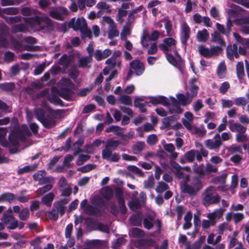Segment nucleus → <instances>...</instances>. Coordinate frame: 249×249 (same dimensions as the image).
Masks as SVG:
<instances>
[{"mask_svg": "<svg viewBox=\"0 0 249 249\" xmlns=\"http://www.w3.org/2000/svg\"><path fill=\"white\" fill-rule=\"evenodd\" d=\"M95 165L93 164H89L80 168V170L83 172H87L94 168Z\"/></svg>", "mask_w": 249, "mask_h": 249, "instance_id": "49", "label": "nucleus"}, {"mask_svg": "<svg viewBox=\"0 0 249 249\" xmlns=\"http://www.w3.org/2000/svg\"><path fill=\"white\" fill-rule=\"evenodd\" d=\"M130 65L131 68L135 71L136 74L138 75L142 74L144 71L143 64L138 60L133 61Z\"/></svg>", "mask_w": 249, "mask_h": 249, "instance_id": "8", "label": "nucleus"}, {"mask_svg": "<svg viewBox=\"0 0 249 249\" xmlns=\"http://www.w3.org/2000/svg\"><path fill=\"white\" fill-rule=\"evenodd\" d=\"M106 131L107 132H113L116 134H119L121 130L119 127L116 126H112L107 128Z\"/></svg>", "mask_w": 249, "mask_h": 249, "instance_id": "44", "label": "nucleus"}, {"mask_svg": "<svg viewBox=\"0 0 249 249\" xmlns=\"http://www.w3.org/2000/svg\"><path fill=\"white\" fill-rule=\"evenodd\" d=\"M130 34V25L127 24L124 26L121 34V37L122 39H125L127 36Z\"/></svg>", "mask_w": 249, "mask_h": 249, "instance_id": "26", "label": "nucleus"}, {"mask_svg": "<svg viewBox=\"0 0 249 249\" xmlns=\"http://www.w3.org/2000/svg\"><path fill=\"white\" fill-rule=\"evenodd\" d=\"M233 218L235 222H238L243 218V214L241 213H234Z\"/></svg>", "mask_w": 249, "mask_h": 249, "instance_id": "46", "label": "nucleus"}, {"mask_svg": "<svg viewBox=\"0 0 249 249\" xmlns=\"http://www.w3.org/2000/svg\"><path fill=\"white\" fill-rule=\"evenodd\" d=\"M89 159V156L86 155H82L79 157V160L78 161V164H80L83 162L87 161Z\"/></svg>", "mask_w": 249, "mask_h": 249, "instance_id": "62", "label": "nucleus"}, {"mask_svg": "<svg viewBox=\"0 0 249 249\" xmlns=\"http://www.w3.org/2000/svg\"><path fill=\"white\" fill-rule=\"evenodd\" d=\"M129 206L131 209L135 210L139 206V203L137 201L134 200L129 203Z\"/></svg>", "mask_w": 249, "mask_h": 249, "instance_id": "57", "label": "nucleus"}, {"mask_svg": "<svg viewBox=\"0 0 249 249\" xmlns=\"http://www.w3.org/2000/svg\"><path fill=\"white\" fill-rule=\"evenodd\" d=\"M45 174L44 171H39L34 175V179L38 181L40 184L50 182L53 178L51 177L45 178Z\"/></svg>", "mask_w": 249, "mask_h": 249, "instance_id": "7", "label": "nucleus"}, {"mask_svg": "<svg viewBox=\"0 0 249 249\" xmlns=\"http://www.w3.org/2000/svg\"><path fill=\"white\" fill-rule=\"evenodd\" d=\"M197 79L196 78H192L190 81V93H189L191 95V97L193 98L196 96L197 93L198 88L195 84L196 83Z\"/></svg>", "mask_w": 249, "mask_h": 249, "instance_id": "17", "label": "nucleus"}, {"mask_svg": "<svg viewBox=\"0 0 249 249\" xmlns=\"http://www.w3.org/2000/svg\"><path fill=\"white\" fill-rule=\"evenodd\" d=\"M159 36V33L157 31H154L152 33L150 37L146 35H144L142 38L141 42L143 46L147 47L148 45V42L150 40H155L157 39Z\"/></svg>", "mask_w": 249, "mask_h": 249, "instance_id": "9", "label": "nucleus"}, {"mask_svg": "<svg viewBox=\"0 0 249 249\" xmlns=\"http://www.w3.org/2000/svg\"><path fill=\"white\" fill-rule=\"evenodd\" d=\"M91 56L88 57L81 58L79 61V65L80 67L85 68L88 66V64L91 62Z\"/></svg>", "mask_w": 249, "mask_h": 249, "instance_id": "25", "label": "nucleus"}, {"mask_svg": "<svg viewBox=\"0 0 249 249\" xmlns=\"http://www.w3.org/2000/svg\"><path fill=\"white\" fill-rule=\"evenodd\" d=\"M9 228L10 229H14L18 227V221L13 217H9Z\"/></svg>", "mask_w": 249, "mask_h": 249, "instance_id": "35", "label": "nucleus"}, {"mask_svg": "<svg viewBox=\"0 0 249 249\" xmlns=\"http://www.w3.org/2000/svg\"><path fill=\"white\" fill-rule=\"evenodd\" d=\"M247 140V136L244 134H238L236 135V141L238 142H245Z\"/></svg>", "mask_w": 249, "mask_h": 249, "instance_id": "42", "label": "nucleus"}, {"mask_svg": "<svg viewBox=\"0 0 249 249\" xmlns=\"http://www.w3.org/2000/svg\"><path fill=\"white\" fill-rule=\"evenodd\" d=\"M106 63L110 65V66L105 68L103 71V73L105 75L109 74L110 71H111L110 76L108 77V78L106 79V81L108 82L112 78H113L114 76L117 74V71H116L112 70V66H114L115 64V60L114 58L111 57L109 59H108L106 61Z\"/></svg>", "mask_w": 249, "mask_h": 249, "instance_id": "4", "label": "nucleus"}, {"mask_svg": "<svg viewBox=\"0 0 249 249\" xmlns=\"http://www.w3.org/2000/svg\"><path fill=\"white\" fill-rule=\"evenodd\" d=\"M144 103L143 101L140 99H137L134 101V105L135 107H139L142 112H144L146 111V108L144 106Z\"/></svg>", "mask_w": 249, "mask_h": 249, "instance_id": "29", "label": "nucleus"}, {"mask_svg": "<svg viewBox=\"0 0 249 249\" xmlns=\"http://www.w3.org/2000/svg\"><path fill=\"white\" fill-rule=\"evenodd\" d=\"M198 51L204 56L210 57L219 54L221 53L222 50L218 47H212L209 49L203 46H200L198 47Z\"/></svg>", "mask_w": 249, "mask_h": 249, "instance_id": "2", "label": "nucleus"}, {"mask_svg": "<svg viewBox=\"0 0 249 249\" xmlns=\"http://www.w3.org/2000/svg\"><path fill=\"white\" fill-rule=\"evenodd\" d=\"M193 120L192 113L187 112L184 114V118L182 119V123L184 125L188 130L192 131L193 133L196 132V129L192 125L191 123Z\"/></svg>", "mask_w": 249, "mask_h": 249, "instance_id": "5", "label": "nucleus"}, {"mask_svg": "<svg viewBox=\"0 0 249 249\" xmlns=\"http://www.w3.org/2000/svg\"><path fill=\"white\" fill-rule=\"evenodd\" d=\"M69 26L75 30L84 31L86 29L87 23L85 19L81 18H78L76 21L74 19H72L69 22Z\"/></svg>", "mask_w": 249, "mask_h": 249, "instance_id": "3", "label": "nucleus"}, {"mask_svg": "<svg viewBox=\"0 0 249 249\" xmlns=\"http://www.w3.org/2000/svg\"><path fill=\"white\" fill-rule=\"evenodd\" d=\"M135 89V87L133 85L127 86L124 89V91L125 93L130 94L133 92Z\"/></svg>", "mask_w": 249, "mask_h": 249, "instance_id": "55", "label": "nucleus"}, {"mask_svg": "<svg viewBox=\"0 0 249 249\" xmlns=\"http://www.w3.org/2000/svg\"><path fill=\"white\" fill-rule=\"evenodd\" d=\"M60 83L64 87L63 88L66 89H68L70 85V82L69 79H62Z\"/></svg>", "mask_w": 249, "mask_h": 249, "instance_id": "60", "label": "nucleus"}, {"mask_svg": "<svg viewBox=\"0 0 249 249\" xmlns=\"http://www.w3.org/2000/svg\"><path fill=\"white\" fill-rule=\"evenodd\" d=\"M203 107L202 102L200 100H198L194 105V109L195 111H198Z\"/></svg>", "mask_w": 249, "mask_h": 249, "instance_id": "39", "label": "nucleus"}, {"mask_svg": "<svg viewBox=\"0 0 249 249\" xmlns=\"http://www.w3.org/2000/svg\"><path fill=\"white\" fill-rule=\"evenodd\" d=\"M103 19L105 23L108 24L110 25V28H115V24L111 18L108 17H105Z\"/></svg>", "mask_w": 249, "mask_h": 249, "instance_id": "43", "label": "nucleus"}, {"mask_svg": "<svg viewBox=\"0 0 249 249\" xmlns=\"http://www.w3.org/2000/svg\"><path fill=\"white\" fill-rule=\"evenodd\" d=\"M206 147L209 149H213L218 147L221 144V142L219 137L214 140H208L205 141Z\"/></svg>", "mask_w": 249, "mask_h": 249, "instance_id": "14", "label": "nucleus"}, {"mask_svg": "<svg viewBox=\"0 0 249 249\" xmlns=\"http://www.w3.org/2000/svg\"><path fill=\"white\" fill-rule=\"evenodd\" d=\"M175 167L177 169V174L179 178L182 177L183 172L184 170L188 171L189 170L188 167H184V168L181 169L180 166L177 164Z\"/></svg>", "mask_w": 249, "mask_h": 249, "instance_id": "37", "label": "nucleus"}, {"mask_svg": "<svg viewBox=\"0 0 249 249\" xmlns=\"http://www.w3.org/2000/svg\"><path fill=\"white\" fill-rule=\"evenodd\" d=\"M9 122L8 118H4L0 120V125H5ZM7 134V131L4 128H0V143L3 146H6L7 143L4 142L2 139Z\"/></svg>", "mask_w": 249, "mask_h": 249, "instance_id": "13", "label": "nucleus"}, {"mask_svg": "<svg viewBox=\"0 0 249 249\" xmlns=\"http://www.w3.org/2000/svg\"><path fill=\"white\" fill-rule=\"evenodd\" d=\"M132 234L135 237L141 236L142 235V232L141 230L138 228H134L131 231Z\"/></svg>", "mask_w": 249, "mask_h": 249, "instance_id": "47", "label": "nucleus"}, {"mask_svg": "<svg viewBox=\"0 0 249 249\" xmlns=\"http://www.w3.org/2000/svg\"><path fill=\"white\" fill-rule=\"evenodd\" d=\"M229 87L230 85L229 83L227 82H224L222 84L219 89L220 91L222 93H225L228 90Z\"/></svg>", "mask_w": 249, "mask_h": 249, "instance_id": "51", "label": "nucleus"}, {"mask_svg": "<svg viewBox=\"0 0 249 249\" xmlns=\"http://www.w3.org/2000/svg\"><path fill=\"white\" fill-rule=\"evenodd\" d=\"M166 57L168 62L176 67L180 66L183 64L181 58L177 53H176L175 57L169 54H167Z\"/></svg>", "mask_w": 249, "mask_h": 249, "instance_id": "12", "label": "nucleus"}, {"mask_svg": "<svg viewBox=\"0 0 249 249\" xmlns=\"http://www.w3.org/2000/svg\"><path fill=\"white\" fill-rule=\"evenodd\" d=\"M119 101L123 104L125 105H130L132 101L129 96L127 95H122L120 97Z\"/></svg>", "mask_w": 249, "mask_h": 249, "instance_id": "33", "label": "nucleus"}, {"mask_svg": "<svg viewBox=\"0 0 249 249\" xmlns=\"http://www.w3.org/2000/svg\"><path fill=\"white\" fill-rule=\"evenodd\" d=\"M237 74L239 77L244 75V67L242 62H239L237 65Z\"/></svg>", "mask_w": 249, "mask_h": 249, "instance_id": "34", "label": "nucleus"}, {"mask_svg": "<svg viewBox=\"0 0 249 249\" xmlns=\"http://www.w3.org/2000/svg\"><path fill=\"white\" fill-rule=\"evenodd\" d=\"M214 191V189L213 187H210L208 188L206 191V195L205 197V199L209 200L211 199V201L213 203H216L218 202L219 200V196H213V197H211V195Z\"/></svg>", "mask_w": 249, "mask_h": 249, "instance_id": "18", "label": "nucleus"}, {"mask_svg": "<svg viewBox=\"0 0 249 249\" xmlns=\"http://www.w3.org/2000/svg\"><path fill=\"white\" fill-rule=\"evenodd\" d=\"M73 159V157L71 155H68L65 157L64 164L66 166H69L70 165V162L72 161Z\"/></svg>", "mask_w": 249, "mask_h": 249, "instance_id": "58", "label": "nucleus"}, {"mask_svg": "<svg viewBox=\"0 0 249 249\" xmlns=\"http://www.w3.org/2000/svg\"><path fill=\"white\" fill-rule=\"evenodd\" d=\"M196 155V152L194 150H191L185 155V158L189 161H191L193 160Z\"/></svg>", "mask_w": 249, "mask_h": 249, "instance_id": "40", "label": "nucleus"}, {"mask_svg": "<svg viewBox=\"0 0 249 249\" xmlns=\"http://www.w3.org/2000/svg\"><path fill=\"white\" fill-rule=\"evenodd\" d=\"M68 11L65 8H60L51 12V16L57 19H62L64 16L67 15Z\"/></svg>", "mask_w": 249, "mask_h": 249, "instance_id": "10", "label": "nucleus"}, {"mask_svg": "<svg viewBox=\"0 0 249 249\" xmlns=\"http://www.w3.org/2000/svg\"><path fill=\"white\" fill-rule=\"evenodd\" d=\"M231 160L235 163H238L241 160V158L240 156L235 155L231 158Z\"/></svg>", "mask_w": 249, "mask_h": 249, "instance_id": "63", "label": "nucleus"}, {"mask_svg": "<svg viewBox=\"0 0 249 249\" xmlns=\"http://www.w3.org/2000/svg\"><path fill=\"white\" fill-rule=\"evenodd\" d=\"M192 215L191 213L189 212H188L186 215H185L184 217V220L185 222L183 225V228L185 229H188L190 228L192 224L191 222V219H192Z\"/></svg>", "mask_w": 249, "mask_h": 249, "instance_id": "24", "label": "nucleus"}, {"mask_svg": "<svg viewBox=\"0 0 249 249\" xmlns=\"http://www.w3.org/2000/svg\"><path fill=\"white\" fill-rule=\"evenodd\" d=\"M36 167L31 166H25L18 171L19 173H23L26 172L33 170Z\"/></svg>", "mask_w": 249, "mask_h": 249, "instance_id": "56", "label": "nucleus"}, {"mask_svg": "<svg viewBox=\"0 0 249 249\" xmlns=\"http://www.w3.org/2000/svg\"><path fill=\"white\" fill-rule=\"evenodd\" d=\"M38 120L43 124L47 127H51L54 125V123L53 121L43 119L41 117L38 118Z\"/></svg>", "mask_w": 249, "mask_h": 249, "instance_id": "32", "label": "nucleus"}, {"mask_svg": "<svg viewBox=\"0 0 249 249\" xmlns=\"http://www.w3.org/2000/svg\"><path fill=\"white\" fill-rule=\"evenodd\" d=\"M224 211L223 209H218L212 213H209L208 214V217L210 220L214 223L215 220L219 219L221 217L224 213Z\"/></svg>", "mask_w": 249, "mask_h": 249, "instance_id": "16", "label": "nucleus"}, {"mask_svg": "<svg viewBox=\"0 0 249 249\" xmlns=\"http://www.w3.org/2000/svg\"><path fill=\"white\" fill-rule=\"evenodd\" d=\"M164 148L166 151L171 153L173 152L175 149L174 145L171 143L165 144Z\"/></svg>", "mask_w": 249, "mask_h": 249, "instance_id": "59", "label": "nucleus"}, {"mask_svg": "<svg viewBox=\"0 0 249 249\" xmlns=\"http://www.w3.org/2000/svg\"><path fill=\"white\" fill-rule=\"evenodd\" d=\"M103 193L104 194L105 196L108 198L112 195V192L109 188H106L103 189Z\"/></svg>", "mask_w": 249, "mask_h": 249, "instance_id": "50", "label": "nucleus"}, {"mask_svg": "<svg viewBox=\"0 0 249 249\" xmlns=\"http://www.w3.org/2000/svg\"><path fill=\"white\" fill-rule=\"evenodd\" d=\"M112 154L110 151L107 150H105L103 151L102 156L103 158L107 160H109Z\"/></svg>", "mask_w": 249, "mask_h": 249, "instance_id": "52", "label": "nucleus"}, {"mask_svg": "<svg viewBox=\"0 0 249 249\" xmlns=\"http://www.w3.org/2000/svg\"><path fill=\"white\" fill-rule=\"evenodd\" d=\"M149 102L153 105L161 104L163 106H168L171 103L173 109H170L171 113L180 114L182 112V109L178 106L177 101L174 97H171L167 99L162 96L151 97Z\"/></svg>", "mask_w": 249, "mask_h": 249, "instance_id": "1", "label": "nucleus"}, {"mask_svg": "<svg viewBox=\"0 0 249 249\" xmlns=\"http://www.w3.org/2000/svg\"><path fill=\"white\" fill-rule=\"evenodd\" d=\"M157 141V138L156 135L152 134L148 136L147 142L149 144H154Z\"/></svg>", "mask_w": 249, "mask_h": 249, "instance_id": "41", "label": "nucleus"}, {"mask_svg": "<svg viewBox=\"0 0 249 249\" xmlns=\"http://www.w3.org/2000/svg\"><path fill=\"white\" fill-rule=\"evenodd\" d=\"M237 47L235 45L233 46H229L227 48V55L230 59H231L233 56L237 57L238 54L237 53Z\"/></svg>", "mask_w": 249, "mask_h": 249, "instance_id": "21", "label": "nucleus"}, {"mask_svg": "<svg viewBox=\"0 0 249 249\" xmlns=\"http://www.w3.org/2000/svg\"><path fill=\"white\" fill-rule=\"evenodd\" d=\"M119 35V32H118L115 28H112L110 30L108 33V36L109 38H112L115 36H117Z\"/></svg>", "mask_w": 249, "mask_h": 249, "instance_id": "53", "label": "nucleus"}, {"mask_svg": "<svg viewBox=\"0 0 249 249\" xmlns=\"http://www.w3.org/2000/svg\"><path fill=\"white\" fill-rule=\"evenodd\" d=\"M119 144L117 141L110 140L107 142V146L109 147H116Z\"/></svg>", "mask_w": 249, "mask_h": 249, "instance_id": "54", "label": "nucleus"}, {"mask_svg": "<svg viewBox=\"0 0 249 249\" xmlns=\"http://www.w3.org/2000/svg\"><path fill=\"white\" fill-rule=\"evenodd\" d=\"M144 146L143 142H138L133 146V149L135 152H139L143 149Z\"/></svg>", "mask_w": 249, "mask_h": 249, "instance_id": "36", "label": "nucleus"}, {"mask_svg": "<svg viewBox=\"0 0 249 249\" xmlns=\"http://www.w3.org/2000/svg\"><path fill=\"white\" fill-rule=\"evenodd\" d=\"M176 41L173 38H165L163 43L160 45V48L163 51H169L174 49L176 45Z\"/></svg>", "mask_w": 249, "mask_h": 249, "instance_id": "6", "label": "nucleus"}, {"mask_svg": "<svg viewBox=\"0 0 249 249\" xmlns=\"http://www.w3.org/2000/svg\"><path fill=\"white\" fill-rule=\"evenodd\" d=\"M52 187V186L51 185H50V184H47L46 185H45L43 187L38 189V193L40 194H42L45 193V192H46L49 191L50 190H51Z\"/></svg>", "mask_w": 249, "mask_h": 249, "instance_id": "45", "label": "nucleus"}, {"mask_svg": "<svg viewBox=\"0 0 249 249\" xmlns=\"http://www.w3.org/2000/svg\"><path fill=\"white\" fill-rule=\"evenodd\" d=\"M72 230V225H68L66 228V236L67 237H69L71 234V232Z\"/></svg>", "mask_w": 249, "mask_h": 249, "instance_id": "64", "label": "nucleus"}, {"mask_svg": "<svg viewBox=\"0 0 249 249\" xmlns=\"http://www.w3.org/2000/svg\"><path fill=\"white\" fill-rule=\"evenodd\" d=\"M53 197L54 195L53 194L49 193L42 197V201L45 205L50 206L52 203Z\"/></svg>", "mask_w": 249, "mask_h": 249, "instance_id": "22", "label": "nucleus"}, {"mask_svg": "<svg viewBox=\"0 0 249 249\" xmlns=\"http://www.w3.org/2000/svg\"><path fill=\"white\" fill-rule=\"evenodd\" d=\"M167 189V185L163 182H160L157 187L156 190L159 193H161Z\"/></svg>", "mask_w": 249, "mask_h": 249, "instance_id": "38", "label": "nucleus"}, {"mask_svg": "<svg viewBox=\"0 0 249 249\" xmlns=\"http://www.w3.org/2000/svg\"><path fill=\"white\" fill-rule=\"evenodd\" d=\"M209 37V34L206 29H203L197 32L196 38L199 42H205Z\"/></svg>", "mask_w": 249, "mask_h": 249, "instance_id": "15", "label": "nucleus"}, {"mask_svg": "<svg viewBox=\"0 0 249 249\" xmlns=\"http://www.w3.org/2000/svg\"><path fill=\"white\" fill-rule=\"evenodd\" d=\"M165 28L166 30L167 34L169 36H172L174 35V33L172 29V23L170 21L165 20Z\"/></svg>", "mask_w": 249, "mask_h": 249, "instance_id": "28", "label": "nucleus"}, {"mask_svg": "<svg viewBox=\"0 0 249 249\" xmlns=\"http://www.w3.org/2000/svg\"><path fill=\"white\" fill-rule=\"evenodd\" d=\"M29 216V211L28 209H23L19 213V217L22 220H26Z\"/></svg>", "mask_w": 249, "mask_h": 249, "instance_id": "30", "label": "nucleus"}, {"mask_svg": "<svg viewBox=\"0 0 249 249\" xmlns=\"http://www.w3.org/2000/svg\"><path fill=\"white\" fill-rule=\"evenodd\" d=\"M190 28L186 23H183L181 27V40L183 43H185L189 37Z\"/></svg>", "mask_w": 249, "mask_h": 249, "instance_id": "11", "label": "nucleus"}, {"mask_svg": "<svg viewBox=\"0 0 249 249\" xmlns=\"http://www.w3.org/2000/svg\"><path fill=\"white\" fill-rule=\"evenodd\" d=\"M214 223L211 220L210 221L209 220H204L202 221V227L204 228H207L209 227L211 225H214Z\"/></svg>", "mask_w": 249, "mask_h": 249, "instance_id": "61", "label": "nucleus"}, {"mask_svg": "<svg viewBox=\"0 0 249 249\" xmlns=\"http://www.w3.org/2000/svg\"><path fill=\"white\" fill-rule=\"evenodd\" d=\"M177 98L180 103L183 106H185L190 104L193 98L191 97V95L189 94L187 95V96L179 94L177 95Z\"/></svg>", "mask_w": 249, "mask_h": 249, "instance_id": "19", "label": "nucleus"}, {"mask_svg": "<svg viewBox=\"0 0 249 249\" xmlns=\"http://www.w3.org/2000/svg\"><path fill=\"white\" fill-rule=\"evenodd\" d=\"M14 199V196L10 193L4 194L0 196V202L3 201H11Z\"/></svg>", "mask_w": 249, "mask_h": 249, "instance_id": "27", "label": "nucleus"}, {"mask_svg": "<svg viewBox=\"0 0 249 249\" xmlns=\"http://www.w3.org/2000/svg\"><path fill=\"white\" fill-rule=\"evenodd\" d=\"M226 68L224 63H221L218 66L217 68V73L220 77L223 76V74L225 72Z\"/></svg>", "mask_w": 249, "mask_h": 249, "instance_id": "31", "label": "nucleus"}, {"mask_svg": "<svg viewBox=\"0 0 249 249\" xmlns=\"http://www.w3.org/2000/svg\"><path fill=\"white\" fill-rule=\"evenodd\" d=\"M80 207L86 213H92L94 212L93 207L87 205V201L86 200H84L81 202Z\"/></svg>", "mask_w": 249, "mask_h": 249, "instance_id": "23", "label": "nucleus"}, {"mask_svg": "<svg viewBox=\"0 0 249 249\" xmlns=\"http://www.w3.org/2000/svg\"><path fill=\"white\" fill-rule=\"evenodd\" d=\"M230 129L232 132H238L244 133L246 131V128L239 124H231L230 125Z\"/></svg>", "mask_w": 249, "mask_h": 249, "instance_id": "20", "label": "nucleus"}, {"mask_svg": "<svg viewBox=\"0 0 249 249\" xmlns=\"http://www.w3.org/2000/svg\"><path fill=\"white\" fill-rule=\"evenodd\" d=\"M222 106L223 107H230L233 105L232 102L231 100H222Z\"/></svg>", "mask_w": 249, "mask_h": 249, "instance_id": "48", "label": "nucleus"}]
</instances>
